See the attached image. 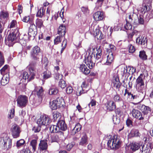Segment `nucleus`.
Returning <instances> with one entry per match:
<instances>
[{"label":"nucleus","mask_w":153,"mask_h":153,"mask_svg":"<svg viewBox=\"0 0 153 153\" xmlns=\"http://www.w3.org/2000/svg\"><path fill=\"white\" fill-rule=\"evenodd\" d=\"M95 48H90L87 51V55L85 59V63L90 69H92L95 66L93 61L95 59Z\"/></svg>","instance_id":"nucleus-1"},{"label":"nucleus","mask_w":153,"mask_h":153,"mask_svg":"<svg viewBox=\"0 0 153 153\" xmlns=\"http://www.w3.org/2000/svg\"><path fill=\"white\" fill-rule=\"evenodd\" d=\"M145 76L141 74L138 77L136 81V88L137 91L143 94V99L146 94V86H145L144 80Z\"/></svg>","instance_id":"nucleus-2"},{"label":"nucleus","mask_w":153,"mask_h":153,"mask_svg":"<svg viewBox=\"0 0 153 153\" xmlns=\"http://www.w3.org/2000/svg\"><path fill=\"white\" fill-rule=\"evenodd\" d=\"M36 65V62H30L29 65L27 67V68L30 71V75L29 76L27 72H23L22 74V78L24 79L25 80L27 79V81H29L34 78L36 73L35 67Z\"/></svg>","instance_id":"nucleus-3"},{"label":"nucleus","mask_w":153,"mask_h":153,"mask_svg":"<svg viewBox=\"0 0 153 153\" xmlns=\"http://www.w3.org/2000/svg\"><path fill=\"white\" fill-rule=\"evenodd\" d=\"M19 33L18 29H16L15 30L9 34L7 39V44L9 46H12L15 43L14 42L16 40L18 39L19 38Z\"/></svg>","instance_id":"nucleus-4"},{"label":"nucleus","mask_w":153,"mask_h":153,"mask_svg":"<svg viewBox=\"0 0 153 153\" xmlns=\"http://www.w3.org/2000/svg\"><path fill=\"white\" fill-rule=\"evenodd\" d=\"M2 136V137L0 138V140H1V142L3 146V148L4 149H8L11 147V140L6 134H3Z\"/></svg>","instance_id":"nucleus-5"},{"label":"nucleus","mask_w":153,"mask_h":153,"mask_svg":"<svg viewBox=\"0 0 153 153\" xmlns=\"http://www.w3.org/2000/svg\"><path fill=\"white\" fill-rule=\"evenodd\" d=\"M120 140L117 137L116 138L114 137V138L108 140L107 142V145L111 149H116L120 147Z\"/></svg>","instance_id":"nucleus-6"},{"label":"nucleus","mask_w":153,"mask_h":153,"mask_svg":"<svg viewBox=\"0 0 153 153\" xmlns=\"http://www.w3.org/2000/svg\"><path fill=\"white\" fill-rule=\"evenodd\" d=\"M17 105L22 108L26 106L28 102V98L25 95H21L17 99Z\"/></svg>","instance_id":"nucleus-7"},{"label":"nucleus","mask_w":153,"mask_h":153,"mask_svg":"<svg viewBox=\"0 0 153 153\" xmlns=\"http://www.w3.org/2000/svg\"><path fill=\"white\" fill-rule=\"evenodd\" d=\"M40 52V48L38 46H36L32 49L30 52V56L35 62H36V61L39 59V56ZM32 62H34V61H32Z\"/></svg>","instance_id":"nucleus-8"},{"label":"nucleus","mask_w":153,"mask_h":153,"mask_svg":"<svg viewBox=\"0 0 153 153\" xmlns=\"http://www.w3.org/2000/svg\"><path fill=\"white\" fill-rule=\"evenodd\" d=\"M51 122L50 118L46 115L41 116L38 119L37 123L41 126L44 125L47 126Z\"/></svg>","instance_id":"nucleus-9"},{"label":"nucleus","mask_w":153,"mask_h":153,"mask_svg":"<svg viewBox=\"0 0 153 153\" xmlns=\"http://www.w3.org/2000/svg\"><path fill=\"white\" fill-rule=\"evenodd\" d=\"M13 137L14 138H17L19 136L21 131L19 127L16 124L12 125L11 129Z\"/></svg>","instance_id":"nucleus-10"},{"label":"nucleus","mask_w":153,"mask_h":153,"mask_svg":"<svg viewBox=\"0 0 153 153\" xmlns=\"http://www.w3.org/2000/svg\"><path fill=\"white\" fill-rule=\"evenodd\" d=\"M133 117L139 120H142L144 119V115L139 110L133 109L131 112Z\"/></svg>","instance_id":"nucleus-11"},{"label":"nucleus","mask_w":153,"mask_h":153,"mask_svg":"<svg viewBox=\"0 0 153 153\" xmlns=\"http://www.w3.org/2000/svg\"><path fill=\"white\" fill-rule=\"evenodd\" d=\"M97 53L96 54V60L97 62H100L102 64H103L105 63L106 59L105 61H104V59H102L103 57H101L102 55V50L100 48H96Z\"/></svg>","instance_id":"nucleus-12"},{"label":"nucleus","mask_w":153,"mask_h":153,"mask_svg":"<svg viewBox=\"0 0 153 153\" xmlns=\"http://www.w3.org/2000/svg\"><path fill=\"white\" fill-rule=\"evenodd\" d=\"M9 14L7 11L3 10L0 13V22H2V24L5 23L9 18Z\"/></svg>","instance_id":"nucleus-13"},{"label":"nucleus","mask_w":153,"mask_h":153,"mask_svg":"<svg viewBox=\"0 0 153 153\" xmlns=\"http://www.w3.org/2000/svg\"><path fill=\"white\" fill-rule=\"evenodd\" d=\"M105 106L107 110L109 111H112L115 109L116 105L115 103L113 101L109 100L107 101L106 104Z\"/></svg>","instance_id":"nucleus-14"},{"label":"nucleus","mask_w":153,"mask_h":153,"mask_svg":"<svg viewBox=\"0 0 153 153\" xmlns=\"http://www.w3.org/2000/svg\"><path fill=\"white\" fill-rule=\"evenodd\" d=\"M112 83L114 87L116 89L119 90L121 83L120 82L119 78L117 75L114 76L113 77Z\"/></svg>","instance_id":"nucleus-15"},{"label":"nucleus","mask_w":153,"mask_h":153,"mask_svg":"<svg viewBox=\"0 0 153 153\" xmlns=\"http://www.w3.org/2000/svg\"><path fill=\"white\" fill-rule=\"evenodd\" d=\"M148 40L146 37L142 36L138 37L136 39V42L141 45H144V47H146L147 45Z\"/></svg>","instance_id":"nucleus-16"},{"label":"nucleus","mask_w":153,"mask_h":153,"mask_svg":"<svg viewBox=\"0 0 153 153\" xmlns=\"http://www.w3.org/2000/svg\"><path fill=\"white\" fill-rule=\"evenodd\" d=\"M88 86V85L86 84L85 82H83L81 86L82 91H80L79 93L77 92L76 95L77 96H79L83 94L86 93L89 90V89L87 88Z\"/></svg>","instance_id":"nucleus-17"},{"label":"nucleus","mask_w":153,"mask_h":153,"mask_svg":"<svg viewBox=\"0 0 153 153\" xmlns=\"http://www.w3.org/2000/svg\"><path fill=\"white\" fill-rule=\"evenodd\" d=\"M93 17L96 21L102 20L104 17L103 13L101 11H97L94 14Z\"/></svg>","instance_id":"nucleus-18"},{"label":"nucleus","mask_w":153,"mask_h":153,"mask_svg":"<svg viewBox=\"0 0 153 153\" xmlns=\"http://www.w3.org/2000/svg\"><path fill=\"white\" fill-rule=\"evenodd\" d=\"M48 140L46 139L45 140H41L40 143L39 145V149L40 150H46L48 148Z\"/></svg>","instance_id":"nucleus-19"},{"label":"nucleus","mask_w":153,"mask_h":153,"mask_svg":"<svg viewBox=\"0 0 153 153\" xmlns=\"http://www.w3.org/2000/svg\"><path fill=\"white\" fill-rule=\"evenodd\" d=\"M138 109H140L144 114V116L145 115L147 114L151 111L150 108L144 105H140L138 106Z\"/></svg>","instance_id":"nucleus-20"},{"label":"nucleus","mask_w":153,"mask_h":153,"mask_svg":"<svg viewBox=\"0 0 153 153\" xmlns=\"http://www.w3.org/2000/svg\"><path fill=\"white\" fill-rule=\"evenodd\" d=\"M35 90L36 91L37 95L39 97V103L41 102L42 100V96L43 95V91L42 88L41 87H39L36 88Z\"/></svg>","instance_id":"nucleus-21"},{"label":"nucleus","mask_w":153,"mask_h":153,"mask_svg":"<svg viewBox=\"0 0 153 153\" xmlns=\"http://www.w3.org/2000/svg\"><path fill=\"white\" fill-rule=\"evenodd\" d=\"M107 59L106 58H103L102 59H104V61H105V59H106L105 62L104 64L109 65L112 62L114 59L113 53H109V55L107 56Z\"/></svg>","instance_id":"nucleus-22"},{"label":"nucleus","mask_w":153,"mask_h":153,"mask_svg":"<svg viewBox=\"0 0 153 153\" xmlns=\"http://www.w3.org/2000/svg\"><path fill=\"white\" fill-rule=\"evenodd\" d=\"M57 124L60 131H65L67 128L66 125L65 121L63 120H60L58 121Z\"/></svg>","instance_id":"nucleus-23"},{"label":"nucleus","mask_w":153,"mask_h":153,"mask_svg":"<svg viewBox=\"0 0 153 153\" xmlns=\"http://www.w3.org/2000/svg\"><path fill=\"white\" fill-rule=\"evenodd\" d=\"M128 98L126 100V101H133L134 99H137L139 97V96L136 94L135 93L131 94V92L128 93V95L127 96Z\"/></svg>","instance_id":"nucleus-24"},{"label":"nucleus","mask_w":153,"mask_h":153,"mask_svg":"<svg viewBox=\"0 0 153 153\" xmlns=\"http://www.w3.org/2000/svg\"><path fill=\"white\" fill-rule=\"evenodd\" d=\"M80 70L84 74L87 75L90 72V70L84 64H81L79 67Z\"/></svg>","instance_id":"nucleus-25"},{"label":"nucleus","mask_w":153,"mask_h":153,"mask_svg":"<svg viewBox=\"0 0 153 153\" xmlns=\"http://www.w3.org/2000/svg\"><path fill=\"white\" fill-rule=\"evenodd\" d=\"M49 129L50 131L52 133L61 132V134H63V133L60 131L59 128L57 124L56 125H51Z\"/></svg>","instance_id":"nucleus-26"},{"label":"nucleus","mask_w":153,"mask_h":153,"mask_svg":"<svg viewBox=\"0 0 153 153\" xmlns=\"http://www.w3.org/2000/svg\"><path fill=\"white\" fill-rule=\"evenodd\" d=\"M75 126L73 128L71 131V134L72 135H75L77 132L80 130L81 128V126L79 123H77L76 124Z\"/></svg>","instance_id":"nucleus-27"},{"label":"nucleus","mask_w":153,"mask_h":153,"mask_svg":"<svg viewBox=\"0 0 153 153\" xmlns=\"http://www.w3.org/2000/svg\"><path fill=\"white\" fill-rule=\"evenodd\" d=\"M66 33V27L63 25H61L58 29V34L62 36H64Z\"/></svg>","instance_id":"nucleus-28"},{"label":"nucleus","mask_w":153,"mask_h":153,"mask_svg":"<svg viewBox=\"0 0 153 153\" xmlns=\"http://www.w3.org/2000/svg\"><path fill=\"white\" fill-rule=\"evenodd\" d=\"M138 20H134V21L133 22V24L135 25H138L139 24L143 25L144 23V20L143 17L142 15H140L139 17H137Z\"/></svg>","instance_id":"nucleus-29"},{"label":"nucleus","mask_w":153,"mask_h":153,"mask_svg":"<svg viewBox=\"0 0 153 153\" xmlns=\"http://www.w3.org/2000/svg\"><path fill=\"white\" fill-rule=\"evenodd\" d=\"M88 137L85 133L83 134V136L82 137L81 140L79 143V145L81 146H85L87 144Z\"/></svg>","instance_id":"nucleus-30"},{"label":"nucleus","mask_w":153,"mask_h":153,"mask_svg":"<svg viewBox=\"0 0 153 153\" xmlns=\"http://www.w3.org/2000/svg\"><path fill=\"white\" fill-rule=\"evenodd\" d=\"M142 150H141L142 152L143 153H150L152 148L151 147V144L150 143L148 144L146 147L144 145L142 146Z\"/></svg>","instance_id":"nucleus-31"},{"label":"nucleus","mask_w":153,"mask_h":153,"mask_svg":"<svg viewBox=\"0 0 153 153\" xmlns=\"http://www.w3.org/2000/svg\"><path fill=\"white\" fill-rule=\"evenodd\" d=\"M3 76L1 80V83L2 85H5L7 84L9 81V77L7 74Z\"/></svg>","instance_id":"nucleus-32"},{"label":"nucleus","mask_w":153,"mask_h":153,"mask_svg":"<svg viewBox=\"0 0 153 153\" xmlns=\"http://www.w3.org/2000/svg\"><path fill=\"white\" fill-rule=\"evenodd\" d=\"M55 101H56V103L57 108H60L61 107H63L64 104V100L62 98L58 97Z\"/></svg>","instance_id":"nucleus-33"},{"label":"nucleus","mask_w":153,"mask_h":153,"mask_svg":"<svg viewBox=\"0 0 153 153\" xmlns=\"http://www.w3.org/2000/svg\"><path fill=\"white\" fill-rule=\"evenodd\" d=\"M37 33V31H34L29 30L28 32V38L30 39H33Z\"/></svg>","instance_id":"nucleus-34"},{"label":"nucleus","mask_w":153,"mask_h":153,"mask_svg":"<svg viewBox=\"0 0 153 153\" xmlns=\"http://www.w3.org/2000/svg\"><path fill=\"white\" fill-rule=\"evenodd\" d=\"M137 15L135 14H133L128 15V17H127L126 19V21H128L129 22L131 23H133V20L135 19V18H137Z\"/></svg>","instance_id":"nucleus-35"},{"label":"nucleus","mask_w":153,"mask_h":153,"mask_svg":"<svg viewBox=\"0 0 153 153\" xmlns=\"http://www.w3.org/2000/svg\"><path fill=\"white\" fill-rule=\"evenodd\" d=\"M131 68H132V70H134V71H132L131 73L132 74L133 72H135L136 71V70L134 69V70L133 68H131L130 67H127L126 66V68L124 67L123 68V70L122 72H123V76H125L127 73H129V72L128 71V69L131 70Z\"/></svg>","instance_id":"nucleus-36"},{"label":"nucleus","mask_w":153,"mask_h":153,"mask_svg":"<svg viewBox=\"0 0 153 153\" xmlns=\"http://www.w3.org/2000/svg\"><path fill=\"white\" fill-rule=\"evenodd\" d=\"M140 146V144L137 143H133L131 145V149L132 150L135 151L139 149Z\"/></svg>","instance_id":"nucleus-37"},{"label":"nucleus","mask_w":153,"mask_h":153,"mask_svg":"<svg viewBox=\"0 0 153 153\" xmlns=\"http://www.w3.org/2000/svg\"><path fill=\"white\" fill-rule=\"evenodd\" d=\"M130 134H131L132 137H139L140 135L139 131L137 129H133L131 131Z\"/></svg>","instance_id":"nucleus-38"},{"label":"nucleus","mask_w":153,"mask_h":153,"mask_svg":"<svg viewBox=\"0 0 153 153\" xmlns=\"http://www.w3.org/2000/svg\"><path fill=\"white\" fill-rule=\"evenodd\" d=\"M53 87L51 88L49 91V94L50 95H55L58 92V89L54 87V85H52Z\"/></svg>","instance_id":"nucleus-39"},{"label":"nucleus","mask_w":153,"mask_h":153,"mask_svg":"<svg viewBox=\"0 0 153 153\" xmlns=\"http://www.w3.org/2000/svg\"><path fill=\"white\" fill-rule=\"evenodd\" d=\"M45 13V10H44L43 7H41L38 11L36 14V16L37 17L42 18L44 15Z\"/></svg>","instance_id":"nucleus-40"},{"label":"nucleus","mask_w":153,"mask_h":153,"mask_svg":"<svg viewBox=\"0 0 153 153\" xmlns=\"http://www.w3.org/2000/svg\"><path fill=\"white\" fill-rule=\"evenodd\" d=\"M53 119L54 121H55L57 119L58 120L61 117V114L58 112L57 111H54L53 114Z\"/></svg>","instance_id":"nucleus-41"},{"label":"nucleus","mask_w":153,"mask_h":153,"mask_svg":"<svg viewBox=\"0 0 153 153\" xmlns=\"http://www.w3.org/2000/svg\"><path fill=\"white\" fill-rule=\"evenodd\" d=\"M56 101L55 100L53 101L52 102H50V106L52 110H55L57 109V107L56 103Z\"/></svg>","instance_id":"nucleus-42"},{"label":"nucleus","mask_w":153,"mask_h":153,"mask_svg":"<svg viewBox=\"0 0 153 153\" xmlns=\"http://www.w3.org/2000/svg\"><path fill=\"white\" fill-rule=\"evenodd\" d=\"M36 26L40 28L43 26V21L41 19H37L36 20Z\"/></svg>","instance_id":"nucleus-43"},{"label":"nucleus","mask_w":153,"mask_h":153,"mask_svg":"<svg viewBox=\"0 0 153 153\" xmlns=\"http://www.w3.org/2000/svg\"><path fill=\"white\" fill-rule=\"evenodd\" d=\"M51 77V73L48 70H47L43 73V77L44 79H47Z\"/></svg>","instance_id":"nucleus-44"},{"label":"nucleus","mask_w":153,"mask_h":153,"mask_svg":"<svg viewBox=\"0 0 153 153\" xmlns=\"http://www.w3.org/2000/svg\"><path fill=\"white\" fill-rule=\"evenodd\" d=\"M63 37L64 36H62L60 35L57 36L54 40V44L57 45L60 43L61 42Z\"/></svg>","instance_id":"nucleus-45"},{"label":"nucleus","mask_w":153,"mask_h":153,"mask_svg":"<svg viewBox=\"0 0 153 153\" xmlns=\"http://www.w3.org/2000/svg\"><path fill=\"white\" fill-rule=\"evenodd\" d=\"M140 57L143 60H146L147 58V56L146 54L144 51H141L140 52L139 55Z\"/></svg>","instance_id":"nucleus-46"},{"label":"nucleus","mask_w":153,"mask_h":153,"mask_svg":"<svg viewBox=\"0 0 153 153\" xmlns=\"http://www.w3.org/2000/svg\"><path fill=\"white\" fill-rule=\"evenodd\" d=\"M93 31L94 32V34L95 37L97 38V36L99 34L100 32V30L99 28L96 26H93Z\"/></svg>","instance_id":"nucleus-47"},{"label":"nucleus","mask_w":153,"mask_h":153,"mask_svg":"<svg viewBox=\"0 0 153 153\" xmlns=\"http://www.w3.org/2000/svg\"><path fill=\"white\" fill-rule=\"evenodd\" d=\"M23 21L25 22H29L30 23H33V19L30 18L29 16H25L24 17L23 19Z\"/></svg>","instance_id":"nucleus-48"},{"label":"nucleus","mask_w":153,"mask_h":153,"mask_svg":"<svg viewBox=\"0 0 153 153\" xmlns=\"http://www.w3.org/2000/svg\"><path fill=\"white\" fill-rule=\"evenodd\" d=\"M113 100L115 102H120L123 100L120 95L118 94H116L114 96Z\"/></svg>","instance_id":"nucleus-49"},{"label":"nucleus","mask_w":153,"mask_h":153,"mask_svg":"<svg viewBox=\"0 0 153 153\" xmlns=\"http://www.w3.org/2000/svg\"><path fill=\"white\" fill-rule=\"evenodd\" d=\"M66 84L65 82L63 79H61L60 80L59 83V87H60L62 88H65L66 86Z\"/></svg>","instance_id":"nucleus-50"},{"label":"nucleus","mask_w":153,"mask_h":153,"mask_svg":"<svg viewBox=\"0 0 153 153\" xmlns=\"http://www.w3.org/2000/svg\"><path fill=\"white\" fill-rule=\"evenodd\" d=\"M25 141L23 139H21L17 142L16 146L18 148L20 147L25 143Z\"/></svg>","instance_id":"nucleus-51"},{"label":"nucleus","mask_w":153,"mask_h":153,"mask_svg":"<svg viewBox=\"0 0 153 153\" xmlns=\"http://www.w3.org/2000/svg\"><path fill=\"white\" fill-rule=\"evenodd\" d=\"M67 40L64 38V39L62 44V48L61 51V53H62L64 49L65 48L67 45Z\"/></svg>","instance_id":"nucleus-52"},{"label":"nucleus","mask_w":153,"mask_h":153,"mask_svg":"<svg viewBox=\"0 0 153 153\" xmlns=\"http://www.w3.org/2000/svg\"><path fill=\"white\" fill-rule=\"evenodd\" d=\"M41 126L38 124L37 126L33 127L32 128L33 131L34 133H37L39 132L41 130Z\"/></svg>","instance_id":"nucleus-53"},{"label":"nucleus","mask_w":153,"mask_h":153,"mask_svg":"<svg viewBox=\"0 0 153 153\" xmlns=\"http://www.w3.org/2000/svg\"><path fill=\"white\" fill-rule=\"evenodd\" d=\"M132 26L130 23L128 22V21H126V24L124 25V29L125 30H131L132 29Z\"/></svg>","instance_id":"nucleus-54"},{"label":"nucleus","mask_w":153,"mask_h":153,"mask_svg":"<svg viewBox=\"0 0 153 153\" xmlns=\"http://www.w3.org/2000/svg\"><path fill=\"white\" fill-rule=\"evenodd\" d=\"M30 144L33 148V150L35 151L36 149V146L37 145V141L36 140H33L30 142Z\"/></svg>","instance_id":"nucleus-55"},{"label":"nucleus","mask_w":153,"mask_h":153,"mask_svg":"<svg viewBox=\"0 0 153 153\" xmlns=\"http://www.w3.org/2000/svg\"><path fill=\"white\" fill-rule=\"evenodd\" d=\"M17 24L16 21V20H13L10 23V24L8 26V28H11L15 27L16 26Z\"/></svg>","instance_id":"nucleus-56"},{"label":"nucleus","mask_w":153,"mask_h":153,"mask_svg":"<svg viewBox=\"0 0 153 153\" xmlns=\"http://www.w3.org/2000/svg\"><path fill=\"white\" fill-rule=\"evenodd\" d=\"M4 58L3 54L0 51V67L4 63Z\"/></svg>","instance_id":"nucleus-57"},{"label":"nucleus","mask_w":153,"mask_h":153,"mask_svg":"<svg viewBox=\"0 0 153 153\" xmlns=\"http://www.w3.org/2000/svg\"><path fill=\"white\" fill-rule=\"evenodd\" d=\"M128 51L130 53H133L135 51V48L131 44H129L128 46Z\"/></svg>","instance_id":"nucleus-58"},{"label":"nucleus","mask_w":153,"mask_h":153,"mask_svg":"<svg viewBox=\"0 0 153 153\" xmlns=\"http://www.w3.org/2000/svg\"><path fill=\"white\" fill-rule=\"evenodd\" d=\"M51 140L52 142H57L59 140V137L57 134L53 135L51 137Z\"/></svg>","instance_id":"nucleus-59"},{"label":"nucleus","mask_w":153,"mask_h":153,"mask_svg":"<svg viewBox=\"0 0 153 153\" xmlns=\"http://www.w3.org/2000/svg\"><path fill=\"white\" fill-rule=\"evenodd\" d=\"M15 114V110L13 108H12L10 110V113L8 114V117L12 118L14 117Z\"/></svg>","instance_id":"nucleus-60"},{"label":"nucleus","mask_w":153,"mask_h":153,"mask_svg":"<svg viewBox=\"0 0 153 153\" xmlns=\"http://www.w3.org/2000/svg\"><path fill=\"white\" fill-rule=\"evenodd\" d=\"M30 27L29 30H32L34 31H37V27L33 24V22L30 23Z\"/></svg>","instance_id":"nucleus-61"},{"label":"nucleus","mask_w":153,"mask_h":153,"mask_svg":"<svg viewBox=\"0 0 153 153\" xmlns=\"http://www.w3.org/2000/svg\"><path fill=\"white\" fill-rule=\"evenodd\" d=\"M73 89L71 86H68L66 89V91L67 94H70L73 92Z\"/></svg>","instance_id":"nucleus-62"},{"label":"nucleus","mask_w":153,"mask_h":153,"mask_svg":"<svg viewBox=\"0 0 153 153\" xmlns=\"http://www.w3.org/2000/svg\"><path fill=\"white\" fill-rule=\"evenodd\" d=\"M126 124L127 126L129 127L133 126V122L129 119H128L126 121Z\"/></svg>","instance_id":"nucleus-63"},{"label":"nucleus","mask_w":153,"mask_h":153,"mask_svg":"<svg viewBox=\"0 0 153 153\" xmlns=\"http://www.w3.org/2000/svg\"><path fill=\"white\" fill-rule=\"evenodd\" d=\"M19 153H31V152L29 149L27 148L26 149L24 148L21 150Z\"/></svg>","instance_id":"nucleus-64"}]
</instances>
